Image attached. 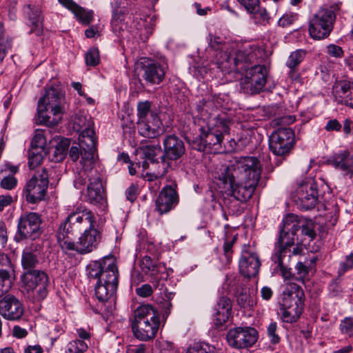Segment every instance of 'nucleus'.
I'll return each mask as SVG.
<instances>
[{"label": "nucleus", "instance_id": "obj_1", "mask_svg": "<svg viewBox=\"0 0 353 353\" xmlns=\"http://www.w3.org/2000/svg\"><path fill=\"white\" fill-rule=\"evenodd\" d=\"M88 276L97 279L95 296L105 304L108 314H112L116 308V293L119 283V270L117 260L112 255L92 261L87 267Z\"/></svg>", "mask_w": 353, "mask_h": 353}, {"label": "nucleus", "instance_id": "obj_2", "mask_svg": "<svg viewBox=\"0 0 353 353\" xmlns=\"http://www.w3.org/2000/svg\"><path fill=\"white\" fill-rule=\"evenodd\" d=\"M67 110L64 94L59 88H50L38 101L37 117L40 124L57 125Z\"/></svg>", "mask_w": 353, "mask_h": 353}, {"label": "nucleus", "instance_id": "obj_3", "mask_svg": "<svg viewBox=\"0 0 353 353\" xmlns=\"http://www.w3.org/2000/svg\"><path fill=\"white\" fill-rule=\"evenodd\" d=\"M296 218V215L290 214L283 219V227L271 256L272 261L279 262L281 266L285 265L290 261L292 255H296L301 251L298 247L293 248L291 250L294 245L296 232L298 231Z\"/></svg>", "mask_w": 353, "mask_h": 353}, {"label": "nucleus", "instance_id": "obj_4", "mask_svg": "<svg viewBox=\"0 0 353 353\" xmlns=\"http://www.w3.org/2000/svg\"><path fill=\"white\" fill-rule=\"evenodd\" d=\"M159 325V314L152 305H142L134 310L132 330L139 340L146 341L154 338Z\"/></svg>", "mask_w": 353, "mask_h": 353}, {"label": "nucleus", "instance_id": "obj_5", "mask_svg": "<svg viewBox=\"0 0 353 353\" xmlns=\"http://www.w3.org/2000/svg\"><path fill=\"white\" fill-rule=\"evenodd\" d=\"M304 301L301 287L294 283H286L282 292V321L289 323L296 321L303 311Z\"/></svg>", "mask_w": 353, "mask_h": 353}, {"label": "nucleus", "instance_id": "obj_6", "mask_svg": "<svg viewBox=\"0 0 353 353\" xmlns=\"http://www.w3.org/2000/svg\"><path fill=\"white\" fill-rule=\"evenodd\" d=\"M214 174L218 176H261V167L256 157H243L217 165Z\"/></svg>", "mask_w": 353, "mask_h": 353}, {"label": "nucleus", "instance_id": "obj_7", "mask_svg": "<svg viewBox=\"0 0 353 353\" xmlns=\"http://www.w3.org/2000/svg\"><path fill=\"white\" fill-rule=\"evenodd\" d=\"M97 226V216L90 210L83 209L68 214L66 219L60 224L57 233V240L69 238L74 232L91 230Z\"/></svg>", "mask_w": 353, "mask_h": 353}, {"label": "nucleus", "instance_id": "obj_8", "mask_svg": "<svg viewBox=\"0 0 353 353\" xmlns=\"http://www.w3.org/2000/svg\"><path fill=\"white\" fill-rule=\"evenodd\" d=\"M336 7L321 8L311 18L309 23V34L315 40L327 38L334 28L336 18Z\"/></svg>", "mask_w": 353, "mask_h": 353}, {"label": "nucleus", "instance_id": "obj_9", "mask_svg": "<svg viewBox=\"0 0 353 353\" xmlns=\"http://www.w3.org/2000/svg\"><path fill=\"white\" fill-rule=\"evenodd\" d=\"M220 192L230 190L232 195L239 201H246L253 194L259 178H214Z\"/></svg>", "mask_w": 353, "mask_h": 353}, {"label": "nucleus", "instance_id": "obj_10", "mask_svg": "<svg viewBox=\"0 0 353 353\" xmlns=\"http://www.w3.org/2000/svg\"><path fill=\"white\" fill-rule=\"evenodd\" d=\"M21 281L33 302H40L47 297L50 281L44 271L38 270L23 272Z\"/></svg>", "mask_w": 353, "mask_h": 353}, {"label": "nucleus", "instance_id": "obj_11", "mask_svg": "<svg viewBox=\"0 0 353 353\" xmlns=\"http://www.w3.org/2000/svg\"><path fill=\"white\" fill-rule=\"evenodd\" d=\"M101 237V232L94 228L84 230L77 242L72 241L69 238L57 241L63 251H75L79 254L84 255L98 248Z\"/></svg>", "mask_w": 353, "mask_h": 353}, {"label": "nucleus", "instance_id": "obj_12", "mask_svg": "<svg viewBox=\"0 0 353 353\" xmlns=\"http://www.w3.org/2000/svg\"><path fill=\"white\" fill-rule=\"evenodd\" d=\"M267 81V70L264 65H256L249 69L241 78V89L246 94H254L263 90Z\"/></svg>", "mask_w": 353, "mask_h": 353}, {"label": "nucleus", "instance_id": "obj_13", "mask_svg": "<svg viewBox=\"0 0 353 353\" xmlns=\"http://www.w3.org/2000/svg\"><path fill=\"white\" fill-rule=\"evenodd\" d=\"M94 122L91 117L82 114L76 115L74 119V128L79 132V140L88 147V156L86 158H92L95 151L96 141L94 130L93 129ZM85 158V157H83Z\"/></svg>", "mask_w": 353, "mask_h": 353}, {"label": "nucleus", "instance_id": "obj_14", "mask_svg": "<svg viewBox=\"0 0 353 353\" xmlns=\"http://www.w3.org/2000/svg\"><path fill=\"white\" fill-rule=\"evenodd\" d=\"M228 345L235 349L253 346L258 339V332L251 327H236L230 329L226 335Z\"/></svg>", "mask_w": 353, "mask_h": 353}, {"label": "nucleus", "instance_id": "obj_15", "mask_svg": "<svg viewBox=\"0 0 353 353\" xmlns=\"http://www.w3.org/2000/svg\"><path fill=\"white\" fill-rule=\"evenodd\" d=\"M317 184L314 178H305L296 189L295 201L303 210H310L315 207L318 200Z\"/></svg>", "mask_w": 353, "mask_h": 353}, {"label": "nucleus", "instance_id": "obj_16", "mask_svg": "<svg viewBox=\"0 0 353 353\" xmlns=\"http://www.w3.org/2000/svg\"><path fill=\"white\" fill-rule=\"evenodd\" d=\"M41 219L36 212H29L21 216L17 225L20 239L34 241L42 233L41 228Z\"/></svg>", "mask_w": 353, "mask_h": 353}, {"label": "nucleus", "instance_id": "obj_17", "mask_svg": "<svg viewBox=\"0 0 353 353\" xmlns=\"http://www.w3.org/2000/svg\"><path fill=\"white\" fill-rule=\"evenodd\" d=\"M294 141V132L291 128H281L273 132L269 138V147L276 156L288 154Z\"/></svg>", "mask_w": 353, "mask_h": 353}, {"label": "nucleus", "instance_id": "obj_18", "mask_svg": "<svg viewBox=\"0 0 353 353\" xmlns=\"http://www.w3.org/2000/svg\"><path fill=\"white\" fill-rule=\"evenodd\" d=\"M0 298V315L10 321L21 320L25 313L22 301L12 294H6Z\"/></svg>", "mask_w": 353, "mask_h": 353}, {"label": "nucleus", "instance_id": "obj_19", "mask_svg": "<svg viewBox=\"0 0 353 353\" xmlns=\"http://www.w3.org/2000/svg\"><path fill=\"white\" fill-rule=\"evenodd\" d=\"M200 134L189 139L192 149L197 151L211 152L214 146H219L223 141L221 134H216L205 127L199 128Z\"/></svg>", "mask_w": 353, "mask_h": 353}, {"label": "nucleus", "instance_id": "obj_20", "mask_svg": "<svg viewBox=\"0 0 353 353\" xmlns=\"http://www.w3.org/2000/svg\"><path fill=\"white\" fill-rule=\"evenodd\" d=\"M176 188V183L167 185L159 192L155 202V210L159 214L168 213L179 204V196Z\"/></svg>", "mask_w": 353, "mask_h": 353}, {"label": "nucleus", "instance_id": "obj_21", "mask_svg": "<svg viewBox=\"0 0 353 353\" xmlns=\"http://www.w3.org/2000/svg\"><path fill=\"white\" fill-rule=\"evenodd\" d=\"M48 178H30L26 183L25 192L28 202L36 203L45 197L48 186Z\"/></svg>", "mask_w": 353, "mask_h": 353}, {"label": "nucleus", "instance_id": "obj_22", "mask_svg": "<svg viewBox=\"0 0 353 353\" xmlns=\"http://www.w3.org/2000/svg\"><path fill=\"white\" fill-rule=\"evenodd\" d=\"M261 266L256 253L248 250L242 252L239 262L240 272L245 277H253L258 274Z\"/></svg>", "mask_w": 353, "mask_h": 353}, {"label": "nucleus", "instance_id": "obj_23", "mask_svg": "<svg viewBox=\"0 0 353 353\" xmlns=\"http://www.w3.org/2000/svg\"><path fill=\"white\" fill-rule=\"evenodd\" d=\"M138 132L142 137L154 139L163 133V123L157 114L142 121H137Z\"/></svg>", "mask_w": 353, "mask_h": 353}, {"label": "nucleus", "instance_id": "obj_24", "mask_svg": "<svg viewBox=\"0 0 353 353\" xmlns=\"http://www.w3.org/2000/svg\"><path fill=\"white\" fill-rule=\"evenodd\" d=\"M249 61L250 58L244 51L239 50L236 52L225 51L219 58L217 64L223 71L230 72L236 69L239 63Z\"/></svg>", "mask_w": 353, "mask_h": 353}, {"label": "nucleus", "instance_id": "obj_25", "mask_svg": "<svg viewBox=\"0 0 353 353\" xmlns=\"http://www.w3.org/2000/svg\"><path fill=\"white\" fill-rule=\"evenodd\" d=\"M12 263L10 258L0 253V297L8 294L12 285Z\"/></svg>", "mask_w": 353, "mask_h": 353}, {"label": "nucleus", "instance_id": "obj_26", "mask_svg": "<svg viewBox=\"0 0 353 353\" xmlns=\"http://www.w3.org/2000/svg\"><path fill=\"white\" fill-rule=\"evenodd\" d=\"M163 145L164 156L170 160L179 159L185 151L183 141L174 134L167 136Z\"/></svg>", "mask_w": 353, "mask_h": 353}, {"label": "nucleus", "instance_id": "obj_27", "mask_svg": "<svg viewBox=\"0 0 353 353\" xmlns=\"http://www.w3.org/2000/svg\"><path fill=\"white\" fill-rule=\"evenodd\" d=\"M165 64L152 62L143 66V79L150 84H159L165 78Z\"/></svg>", "mask_w": 353, "mask_h": 353}, {"label": "nucleus", "instance_id": "obj_28", "mask_svg": "<svg viewBox=\"0 0 353 353\" xmlns=\"http://www.w3.org/2000/svg\"><path fill=\"white\" fill-rule=\"evenodd\" d=\"M87 201L92 204H101L105 200L102 181L100 178H90L85 195Z\"/></svg>", "mask_w": 353, "mask_h": 353}, {"label": "nucleus", "instance_id": "obj_29", "mask_svg": "<svg viewBox=\"0 0 353 353\" xmlns=\"http://www.w3.org/2000/svg\"><path fill=\"white\" fill-rule=\"evenodd\" d=\"M23 13L28 17L31 23L30 33L39 36L43 32V17L41 10L38 6L26 5L23 7Z\"/></svg>", "mask_w": 353, "mask_h": 353}, {"label": "nucleus", "instance_id": "obj_30", "mask_svg": "<svg viewBox=\"0 0 353 353\" xmlns=\"http://www.w3.org/2000/svg\"><path fill=\"white\" fill-rule=\"evenodd\" d=\"M328 164L349 174L353 166V157L347 150L336 153L327 159Z\"/></svg>", "mask_w": 353, "mask_h": 353}, {"label": "nucleus", "instance_id": "obj_31", "mask_svg": "<svg viewBox=\"0 0 353 353\" xmlns=\"http://www.w3.org/2000/svg\"><path fill=\"white\" fill-rule=\"evenodd\" d=\"M214 323L216 325H222L228 321L232 311V303L229 298L222 296L215 306Z\"/></svg>", "mask_w": 353, "mask_h": 353}, {"label": "nucleus", "instance_id": "obj_32", "mask_svg": "<svg viewBox=\"0 0 353 353\" xmlns=\"http://www.w3.org/2000/svg\"><path fill=\"white\" fill-rule=\"evenodd\" d=\"M63 7L70 10L77 19L84 24L90 23L92 19V13L86 11L84 8L76 3L73 0H58Z\"/></svg>", "mask_w": 353, "mask_h": 353}, {"label": "nucleus", "instance_id": "obj_33", "mask_svg": "<svg viewBox=\"0 0 353 353\" xmlns=\"http://www.w3.org/2000/svg\"><path fill=\"white\" fill-rule=\"evenodd\" d=\"M228 123L225 115L211 116L205 128L216 134L219 133L223 136V134L229 132Z\"/></svg>", "mask_w": 353, "mask_h": 353}, {"label": "nucleus", "instance_id": "obj_34", "mask_svg": "<svg viewBox=\"0 0 353 353\" xmlns=\"http://www.w3.org/2000/svg\"><path fill=\"white\" fill-rule=\"evenodd\" d=\"M333 93L336 97L344 100L348 105L350 98L352 97L353 82L344 81L336 83L333 86Z\"/></svg>", "mask_w": 353, "mask_h": 353}, {"label": "nucleus", "instance_id": "obj_35", "mask_svg": "<svg viewBox=\"0 0 353 353\" xmlns=\"http://www.w3.org/2000/svg\"><path fill=\"white\" fill-rule=\"evenodd\" d=\"M134 3L130 2V0H117L114 2V8L112 10V24L121 21L125 15L128 14Z\"/></svg>", "mask_w": 353, "mask_h": 353}, {"label": "nucleus", "instance_id": "obj_36", "mask_svg": "<svg viewBox=\"0 0 353 353\" xmlns=\"http://www.w3.org/2000/svg\"><path fill=\"white\" fill-rule=\"evenodd\" d=\"M161 152V145H145L139 147L136 150V154L140 155L141 158L154 163L155 157Z\"/></svg>", "mask_w": 353, "mask_h": 353}, {"label": "nucleus", "instance_id": "obj_37", "mask_svg": "<svg viewBox=\"0 0 353 353\" xmlns=\"http://www.w3.org/2000/svg\"><path fill=\"white\" fill-rule=\"evenodd\" d=\"M48 130L37 129L34 131V135L31 141L32 149L40 150L41 152H46V148L47 145V133Z\"/></svg>", "mask_w": 353, "mask_h": 353}, {"label": "nucleus", "instance_id": "obj_38", "mask_svg": "<svg viewBox=\"0 0 353 353\" xmlns=\"http://www.w3.org/2000/svg\"><path fill=\"white\" fill-rule=\"evenodd\" d=\"M39 263V256L33 253L22 252L21 265L23 272L36 271L35 268Z\"/></svg>", "mask_w": 353, "mask_h": 353}, {"label": "nucleus", "instance_id": "obj_39", "mask_svg": "<svg viewBox=\"0 0 353 353\" xmlns=\"http://www.w3.org/2000/svg\"><path fill=\"white\" fill-rule=\"evenodd\" d=\"M70 142L68 139H61L53 150L52 160L55 162L63 161L70 146Z\"/></svg>", "mask_w": 353, "mask_h": 353}, {"label": "nucleus", "instance_id": "obj_40", "mask_svg": "<svg viewBox=\"0 0 353 353\" xmlns=\"http://www.w3.org/2000/svg\"><path fill=\"white\" fill-rule=\"evenodd\" d=\"M208 47L212 50L216 51L226 50L228 51L225 37L210 33L208 37Z\"/></svg>", "mask_w": 353, "mask_h": 353}, {"label": "nucleus", "instance_id": "obj_41", "mask_svg": "<svg viewBox=\"0 0 353 353\" xmlns=\"http://www.w3.org/2000/svg\"><path fill=\"white\" fill-rule=\"evenodd\" d=\"M81 144L79 146L77 145H72L70 150H69V157L71 159L72 161H76L79 158V155L81 154V157L83 160H89L92 161L94 159V154H92V158H83V157H88V147L87 146V149L84 148L83 146V144H85V143L80 142Z\"/></svg>", "mask_w": 353, "mask_h": 353}, {"label": "nucleus", "instance_id": "obj_42", "mask_svg": "<svg viewBox=\"0 0 353 353\" xmlns=\"http://www.w3.org/2000/svg\"><path fill=\"white\" fill-rule=\"evenodd\" d=\"M151 114H157L151 111V103L148 101H141L137 104L138 121H142L150 117Z\"/></svg>", "mask_w": 353, "mask_h": 353}, {"label": "nucleus", "instance_id": "obj_43", "mask_svg": "<svg viewBox=\"0 0 353 353\" xmlns=\"http://www.w3.org/2000/svg\"><path fill=\"white\" fill-rule=\"evenodd\" d=\"M88 347L87 342L75 339L68 343L65 353H83L87 351Z\"/></svg>", "mask_w": 353, "mask_h": 353}, {"label": "nucleus", "instance_id": "obj_44", "mask_svg": "<svg viewBox=\"0 0 353 353\" xmlns=\"http://www.w3.org/2000/svg\"><path fill=\"white\" fill-rule=\"evenodd\" d=\"M296 222L298 223V230H301L303 235L307 236L311 239H314L316 232L314 229V224L311 221L298 220L297 217Z\"/></svg>", "mask_w": 353, "mask_h": 353}, {"label": "nucleus", "instance_id": "obj_45", "mask_svg": "<svg viewBox=\"0 0 353 353\" xmlns=\"http://www.w3.org/2000/svg\"><path fill=\"white\" fill-rule=\"evenodd\" d=\"M305 56V52L303 50H296L292 52L286 61V65L289 68H296V67L303 61Z\"/></svg>", "mask_w": 353, "mask_h": 353}, {"label": "nucleus", "instance_id": "obj_46", "mask_svg": "<svg viewBox=\"0 0 353 353\" xmlns=\"http://www.w3.org/2000/svg\"><path fill=\"white\" fill-rule=\"evenodd\" d=\"M219 106H221L219 98L213 97L212 100L202 99L200 101L199 103L197 105V109L199 112L205 111L207 113L212 114L210 112L214 108L217 109Z\"/></svg>", "mask_w": 353, "mask_h": 353}, {"label": "nucleus", "instance_id": "obj_47", "mask_svg": "<svg viewBox=\"0 0 353 353\" xmlns=\"http://www.w3.org/2000/svg\"><path fill=\"white\" fill-rule=\"evenodd\" d=\"M47 152L31 149L29 152L28 164L31 170L36 168L43 161Z\"/></svg>", "mask_w": 353, "mask_h": 353}, {"label": "nucleus", "instance_id": "obj_48", "mask_svg": "<svg viewBox=\"0 0 353 353\" xmlns=\"http://www.w3.org/2000/svg\"><path fill=\"white\" fill-rule=\"evenodd\" d=\"M316 260L312 259L310 261H305L304 262H298L296 265V270L299 277L301 279L306 277L308 274L309 271L312 269V265L315 263Z\"/></svg>", "mask_w": 353, "mask_h": 353}, {"label": "nucleus", "instance_id": "obj_49", "mask_svg": "<svg viewBox=\"0 0 353 353\" xmlns=\"http://www.w3.org/2000/svg\"><path fill=\"white\" fill-rule=\"evenodd\" d=\"M339 329L342 334L351 337L353 336V317H346L343 319L339 325Z\"/></svg>", "mask_w": 353, "mask_h": 353}, {"label": "nucleus", "instance_id": "obj_50", "mask_svg": "<svg viewBox=\"0 0 353 353\" xmlns=\"http://www.w3.org/2000/svg\"><path fill=\"white\" fill-rule=\"evenodd\" d=\"M99 63V54L97 48H92L85 54V63L88 65L96 66Z\"/></svg>", "mask_w": 353, "mask_h": 353}, {"label": "nucleus", "instance_id": "obj_51", "mask_svg": "<svg viewBox=\"0 0 353 353\" xmlns=\"http://www.w3.org/2000/svg\"><path fill=\"white\" fill-rule=\"evenodd\" d=\"M238 304L243 307H247L252 305L251 296L247 289H242L237 294L236 299Z\"/></svg>", "mask_w": 353, "mask_h": 353}, {"label": "nucleus", "instance_id": "obj_52", "mask_svg": "<svg viewBox=\"0 0 353 353\" xmlns=\"http://www.w3.org/2000/svg\"><path fill=\"white\" fill-rule=\"evenodd\" d=\"M277 324L276 322H271L267 327V334L270 342L273 344H277L280 341V337L277 334Z\"/></svg>", "mask_w": 353, "mask_h": 353}, {"label": "nucleus", "instance_id": "obj_53", "mask_svg": "<svg viewBox=\"0 0 353 353\" xmlns=\"http://www.w3.org/2000/svg\"><path fill=\"white\" fill-rule=\"evenodd\" d=\"M353 268V252L346 256L344 261L340 263L339 274H343L347 271Z\"/></svg>", "mask_w": 353, "mask_h": 353}, {"label": "nucleus", "instance_id": "obj_54", "mask_svg": "<svg viewBox=\"0 0 353 353\" xmlns=\"http://www.w3.org/2000/svg\"><path fill=\"white\" fill-rule=\"evenodd\" d=\"M141 269L146 274H154L156 271V265L150 256H145L143 257L141 262Z\"/></svg>", "mask_w": 353, "mask_h": 353}, {"label": "nucleus", "instance_id": "obj_55", "mask_svg": "<svg viewBox=\"0 0 353 353\" xmlns=\"http://www.w3.org/2000/svg\"><path fill=\"white\" fill-rule=\"evenodd\" d=\"M254 14V18L258 20L259 23L265 24L268 22L269 15L265 8H259V5L257 8L254 10V12H251Z\"/></svg>", "mask_w": 353, "mask_h": 353}, {"label": "nucleus", "instance_id": "obj_56", "mask_svg": "<svg viewBox=\"0 0 353 353\" xmlns=\"http://www.w3.org/2000/svg\"><path fill=\"white\" fill-rule=\"evenodd\" d=\"M119 161H121L123 163H125L127 165L128 169L129 170V173L130 175H134L136 174V170L134 165H137V163H133L130 162V157L128 154L122 153L119 155L118 157Z\"/></svg>", "mask_w": 353, "mask_h": 353}, {"label": "nucleus", "instance_id": "obj_57", "mask_svg": "<svg viewBox=\"0 0 353 353\" xmlns=\"http://www.w3.org/2000/svg\"><path fill=\"white\" fill-rule=\"evenodd\" d=\"M297 19V15L293 13H285L279 20L280 26L285 27L292 24Z\"/></svg>", "mask_w": 353, "mask_h": 353}, {"label": "nucleus", "instance_id": "obj_58", "mask_svg": "<svg viewBox=\"0 0 353 353\" xmlns=\"http://www.w3.org/2000/svg\"><path fill=\"white\" fill-rule=\"evenodd\" d=\"M237 1L244 6L248 12H254L259 4V0H237Z\"/></svg>", "mask_w": 353, "mask_h": 353}, {"label": "nucleus", "instance_id": "obj_59", "mask_svg": "<svg viewBox=\"0 0 353 353\" xmlns=\"http://www.w3.org/2000/svg\"><path fill=\"white\" fill-rule=\"evenodd\" d=\"M17 185V180L16 178H2L0 182L1 188L7 190L14 189Z\"/></svg>", "mask_w": 353, "mask_h": 353}, {"label": "nucleus", "instance_id": "obj_60", "mask_svg": "<svg viewBox=\"0 0 353 353\" xmlns=\"http://www.w3.org/2000/svg\"><path fill=\"white\" fill-rule=\"evenodd\" d=\"M235 241V239L233 238L232 240L228 241H226L223 245V252H224V256H225V263H228L230 261L232 254V246Z\"/></svg>", "mask_w": 353, "mask_h": 353}, {"label": "nucleus", "instance_id": "obj_61", "mask_svg": "<svg viewBox=\"0 0 353 353\" xmlns=\"http://www.w3.org/2000/svg\"><path fill=\"white\" fill-rule=\"evenodd\" d=\"M327 52L329 55L334 57H342L343 56V50L342 48L335 44H330L327 47Z\"/></svg>", "mask_w": 353, "mask_h": 353}, {"label": "nucleus", "instance_id": "obj_62", "mask_svg": "<svg viewBox=\"0 0 353 353\" xmlns=\"http://www.w3.org/2000/svg\"><path fill=\"white\" fill-rule=\"evenodd\" d=\"M139 194V186L137 184H132L125 191V196L128 201L133 202Z\"/></svg>", "mask_w": 353, "mask_h": 353}, {"label": "nucleus", "instance_id": "obj_63", "mask_svg": "<svg viewBox=\"0 0 353 353\" xmlns=\"http://www.w3.org/2000/svg\"><path fill=\"white\" fill-rule=\"evenodd\" d=\"M157 17L155 15L148 16L145 21V30L147 34H152L156 26Z\"/></svg>", "mask_w": 353, "mask_h": 353}, {"label": "nucleus", "instance_id": "obj_64", "mask_svg": "<svg viewBox=\"0 0 353 353\" xmlns=\"http://www.w3.org/2000/svg\"><path fill=\"white\" fill-rule=\"evenodd\" d=\"M152 288L149 284H144L136 289L137 294L142 297H148L152 294Z\"/></svg>", "mask_w": 353, "mask_h": 353}]
</instances>
